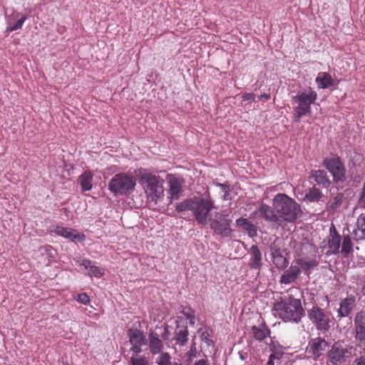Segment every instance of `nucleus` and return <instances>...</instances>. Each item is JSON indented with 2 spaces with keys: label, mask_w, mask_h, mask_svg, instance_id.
<instances>
[{
  "label": "nucleus",
  "mask_w": 365,
  "mask_h": 365,
  "mask_svg": "<svg viewBox=\"0 0 365 365\" xmlns=\"http://www.w3.org/2000/svg\"><path fill=\"white\" fill-rule=\"evenodd\" d=\"M139 182L143 185L147 202L154 209L163 207L164 201V180L159 176L150 173L144 172L138 175Z\"/></svg>",
  "instance_id": "f257e3e1"
},
{
  "label": "nucleus",
  "mask_w": 365,
  "mask_h": 365,
  "mask_svg": "<svg viewBox=\"0 0 365 365\" xmlns=\"http://www.w3.org/2000/svg\"><path fill=\"white\" fill-rule=\"evenodd\" d=\"M274 311L284 322L298 323L305 316V311L302 306L301 300L289 295L287 299L280 297L274 303Z\"/></svg>",
  "instance_id": "f03ea898"
},
{
  "label": "nucleus",
  "mask_w": 365,
  "mask_h": 365,
  "mask_svg": "<svg viewBox=\"0 0 365 365\" xmlns=\"http://www.w3.org/2000/svg\"><path fill=\"white\" fill-rule=\"evenodd\" d=\"M274 210L284 221L294 222L302 215L301 206L284 193L277 194L273 199Z\"/></svg>",
  "instance_id": "7ed1b4c3"
},
{
  "label": "nucleus",
  "mask_w": 365,
  "mask_h": 365,
  "mask_svg": "<svg viewBox=\"0 0 365 365\" xmlns=\"http://www.w3.org/2000/svg\"><path fill=\"white\" fill-rule=\"evenodd\" d=\"M135 179L133 176L126 173L115 175L108 182V190L115 195L128 196L132 193L135 187Z\"/></svg>",
  "instance_id": "20e7f679"
},
{
  "label": "nucleus",
  "mask_w": 365,
  "mask_h": 365,
  "mask_svg": "<svg viewBox=\"0 0 365 365\" xmlns=\"http://www.w3.org/2000/svg\"><path fill=\"white\" fill-rule=\"evenodd\" d=\"M193 215L197 224L205 225L207 223L210 212L216 209L214 200H212L209 192L203 195L195 197Z\"/></svg>",
  "instance_id": "39448f33"
},
{
  "label": "nucleus",
  "mask_w": 365,
  "mask_h": 365,
  "mask_svg": "<svg viewBox=\"0 0 365 365\" xmlns=\"http://www.w3.org/2000/svg\"><path fill=\"white\" fill-rule=\"evenodd\" d=\"M307 315L317 330L323 333L328 332L330 330L331 319L329 312L316 305L307 310Z\"/></svg>",
  "instance_id": "423d86ee"
},
{
  "label": "nucleus",
  "mask_w": 365,
  "mask_h": 365,
  "mask_svg": "<svg viewBox=\"0 0 365 365\" xmlns=\"http://www.w3.org/2000/svg\"><path fill=\"white\" fill-rule=\"evenodd\" d=\"M210 228L216 235L221 237H231L232 230L231 228L232 219L228 214L216 212L214 217L209 218Z\"/></svg>",
  "instance_id": "0eeeda50"
},
{
  "label": "nucleus",
  "mask_w": 365,
  "mask_h": 365,
  "mask_svg": "<svg viewBox=\"0 0 365 365\" xmlns=\"http://www.w3.org/2000/svg\"><path fill=\"white\" fill-rule=\"evenodd\" d=\"M323 165L332 175L335 183L344 182L346 180L344 165L338 156L324 158Z\"/></svg>",
  "instance_id": "6e6552de"
},
{
  "label": "nucleus",
  "mask_w": 365,
  "mask_h": 365,
  "mask_svg": "<svg viewBox=\"0 0 365 365\" xmlns=\"http://www.w3.org/2000/svg\"><path fill=\"white\" fill-rule=\"evenodd\" d=\"M348 354H349L348 349L343 347L341 341H338L331 345V349L327 352V356L333 365H339L344 361Z\"/></svg>",
  "instance_id": "1a4fd4ad"
},
{
  "label": "nucleus",
  "mask_w": 365,
  "mask_h": 365,
  "mask_svg": "<svg viewBox=\"0 0 365 365\" xmlns=\"http://www.w3.org/2000/svg\"><path fill=\"white\" fill-rule=\"evenodd\" d=\"M354 339L360 343H365V311L357 312L354 319Z\"/></svg>",
  "instance_id": "9d476101"
},
{
  "label": "nucleus",
  "mask_w": 365,
  "mask_h": 365,
  "mask_svg": "<svg viewBox=\"0 0 365 365\" xmlns=\"http://www.w3.org/2000/svg\"><path fill=\"white\" fill-rule=\"evenodd\" d=\"M328 347L329 343L324 338L317 337L309 341L307 351L311 354L316 360L323 354Z\"/></svg>",
  "instance_id": "9b49d317"
},
{
  "label": "nucleus",
  "mask_w": 365,
  "mask_h": 365,
  "mask_svg": "<svg viewBox=\"0 0 365 365\" xmlns=\"http://www.w3.org/2000/svg\"><path fill=\"white\" fill-rule=\"evenodd\" d=\"M272 262L278 269H284L289 265L288 259L284 255L286 250L278 247L275 245H271L269 247Z\"/></svg>",
  "instance_id": "f8f14e48"
},
{
  "label": "nucleus",
  "mask_w": 365,
  "mask_h": 365,
  "mask_svg": "<svg viewBox=\"0 0 365 365\" xmlns=\"http://www.w3.org/2000/svg\"><path fill=\"white\" fill-rule=\"evenodd\" d=\"M168 184L170 196L168 197L167 202L163 203L167 205H171L173 200H178L183 192L182 185L176 178H170Z\"/></svg>",
  "instance_id": "ddd939ff"
},
{
  "label": "nucleus",
  "mask_w": 365,
  "mask_h": 365,
  "mask_svg": "<svg viewBox=\"0 0 365 365\" xmlns=\"http://www.w3.org/2000/svg\"><path fill=\"white\" fill-rule=\"evenodd\" d=\"M259 211L261 215L269 222L274 223V226L277 227H279L282 224V220L280 219L279 215L278 216L275 212H277L274 207H271L270 206L266 204H262Z\"/></svg>",
  "instance_id": "4468645a"
},
{
  "label": "nucleus",
  "mask_w": 365,
  "mask_h": 365,
  "mask_svg": "<svg viewBox=\"0 0 365 365\" xmlns=\"http://www.w3.org/2000/svg\"><path fill=\"white\" fill-rule=\"evenodd\" d=\"M54 232L72 242H82L85 240V235L83 234H80L77 230L71 228L57 226L54 230Z\"/></svg>",
  "instance_id": "2eb2a0df"
},
{
  "label": "nucleus",
  "mask_w": 365,
  "mask_h": 365,
  "mask_svg": "<svg viewBox=\"0 0 365 365\" xmlns=\"http://www.w3.org/2000/svg\"><path fill=\"white\" fill-rule=\"evenodd\" d=\"M356 305V299L353 295L348 296L342 299L338 309V317L339 319L348 317Z\"/></svg>",
  "instance_id": "dca6fc26"
},
{
  "label": "nucleus",
  "mask_w": 365,
  "mask_h": 365,
  "mask_svg": "<svg viewBox=\"0 0 365 365\" xmlns=\"http://www.w3.org/2000/svg\"><path fill=\"white\" fill-rule=\"evenodd\" d=\"M317 97V93L309 88L308 93L302 92L294 96V100L301 106H308V108H311V105L314 103Z\"/></svg>",
  "instance_id": "f3484780"
},
{
  "label": "nucleus",
  "mask_w": 365,
  "mask_h": 365,
  "mask_svg": "<svg viewBox=\"0 0 365 365\" xmlns=\"http://www.w3.org/2000/svg\"><path fill=\"white\" fill-rule=\"evenodd\" d=\"M301 273L300 268L297 265H292L288 269L285 270L280 277L281 284H290L294 282Z\"/></svg>",
  "instance_id": "a211bd4d"
},
{
  "label": "nucleus",
  "mask_w": 365,
  "mask_h": 365,
  "mask_svg": "<svg viewBox=\"0 0 365 365\" xmlns=\"http://www.w3.org/2000/svg\"><path fill=\"white\" fill-rule=\"evenodd\" d=\"M129 341L131 344L147 345L148 339L143 331L137 328H130L127 331Z\"/></svg>",
  "instance_id": "6ab92c4d"
},
{
  "label": "nucleus",
  "mask_w": 365,
  "mask_h": 365,
  "mask_svg": "<svg viewBox=\"0 0 365 365\" xmlns=\"http://www.w3.org/2000/svg\"><path fill=\"white\" fill-rule=\"evenodd\" d=\"M250 267L252 269H260L262 267V256L258 246L252 245L250 247Z\"/></svg>",
  "instance_id": "aec40b11"
},
{
  "label": "nucleus",
  "mask_w": 365,
  "mask_h": 365,
  "mask_svg": "<svg viewBox=\"0 0 365 365\" xmlns=\"http://www.w3.org/2000/svg\"><path fill=\"white\" fill-rule=\"evenodd\" d=\"M236 224L239 228L247 231L250 237H254L257 235V227L249 220L244 217H240L236 220Z\"/></svg>",
  "instance_id": "412c9836"
},
{
  "label": "nucleus",
  "mask_w": 365,
  "mask_h": 365,
  "mask_svg": "<svg viewBox=\"0 0 365 365\" xmlns=\"http://www.w3.org/2000/svg\"><path fill=\"white\" fill-rule=\"evenodd\" d=\"M311 177L314 178L315 182L322 187L327 188L331 184L327 173L324 170H312Z\"/></svg>",
  "instance_id": "4be33fe9"
},
{
  "label": "nucleus",
  "mask_w": 365,
  "mask_h": 365,
  "mask_svg": "<svg viewBox=\"0 0 365 365\" xmlns=\"http://www.w3.org/2000/svg\"><path fill=\"white\" fill-rule=\"evenodd\" d=\"M149 347L153 354H159L163 348V342L159 339V335L153 331L149 333Z\"/></svg>",
  "instance_id": "5701e85b"
},
{
  "label": "nucleus",
  "mask_w": 365,
  "mask_h": 365,
  "mask_svg": "<svg viewBox=\"0 0 365 365\" xmlns=\"http://www.w3.org/2000/svg\"><path fill=\"white\" fill-rule=\"evenodd\" d=\"M316 82L318 83L319 88L323 89L327 88L334 84L331 75L325 72L319 73L316 78Z\"/></svg>",
  "instance_id": "b1692460"
},
{
  "label": "nucleus",
  "mask_w": 365,
  "mask_h": 365,
  "mask_svg": "<svg viewBox=\"0 0 365 365\" xmlns=\"http://www.w3.org/2000/svg\"><path fill=\"white\" fill-rule=\"evenodd\" d=\"M93 175L89 170H86L81 174L78 178L81 188L83 191L91 190L92 188L91 181Z\"/></svg>",
  "instance_id": "393cba45"
},
{
  "label": "nucleus",
  "mask_w": 365,
  "mask_h": 365,
  "mask_svg": "<svg viewBox=\"0 0 365 365\" xmlns=\"http://www.w3.org/2000/svg\"><path fill=\"white\" fill-rule=\"evenodd\" d=\"M341 240V238H328L327 246L329 247V250H327L325 253L327 256H330L331 255H337L339 253Z\"/></svg>",
  "instance_id": "a878e982"
},
{
  "label": "nucleus",
  "mask_w": 365,
  "mask_h": 365,
  "mask_svg": "<svg viewBox=\"0 0 365 365\" xmlns=\"http://www.w3.org/2000/svg\"><path fill=\"white\" fill-rule=\"evenodd\" d=\"M252 331L255 339L259 341L264 340L270 334V330L265 326V324H262L260 327L253 326L252 327Z\"/></svg>",
  "instance_id": "bb28decb"
},
{
  "label": "nucleus",
  "mask_w": 365,
  "mask_h": 365,
  "mask_svg": "<svg viewBox=\"0 0 365 365\" xmlns=\"http://www.w3.org/2000/svg\"><path fill=\"white\" fill-rule=\"evenodd\" d=\"M195 197L192 198L186 199L180 203H177L175 206V210L178 212H182L185 211H192L194 210L195 202Z\"/></svg>",
  "instance_id": "cd10ccee"
},
{
  "label": "nucleus",
  "mask_w": 365,
  "mask_h": 365,
  "mask_svg": "<svg viewBox=\"0 0 365 365\" xmlns=\"http://www.w3.org/2000/svg\"><path fill=\"white\" fill-rule=\"evenodd\" d=\"M175 334V335L173 340L176 341V344L180 346L185 345L188 339V330L187 326H185L180 330H176Z\"/></svg>",
  "instance_id": "c85d7f7f"
},
{
  "label": "nucleus",
  "mask_w": 365,
  "mask_h": 365,
  "mask_svg": "<svg viewBox=\"0 0 365 365\" xmlns=\"http://www.w3.org/2000/svg\"><path fill=\"white\" fill-rule=\"evenodd\" d=\"M343 200L344 194L341 192L337 193L333 200L328 204L327 211L330 213L336 211L341 205Z\"/></svg>",
  "instance_id": "c756f323"
},
{
  "label": "nucleus",
  "mask_w": 365,
  "mask_h": 365,
  "mask_svg": "<svg viewBox=\"0 0 365 365\" xmlns=\"http://www.w3.org/2000/svg\"><path fill=\"white\" fill-rule=\"evenodd\" d=\"M353 243L349 235H344L342 241L341 253L344 257H347L352 251Z\"/></svg>",
  "instance_id": "7c9ffc66"
},
{
  "label": "nucleus",
  "mask_w": 365,
  "mask_h": 365,
  "mask_svg": "<svg viewBox=\"0 0 365 365\" xmlns=\"http://www.w3.org/2000/svg\"><path fill=\"white\" fill-rule=\"evenodd\" d=\"M322 196L323 194L322 192L315 187H313L312 188L309 189V192L305 195L304 199L310 202H315L319 200Z\"/></svg>",
  "instance_id": "2f4dec72"
},
{
  "label": "nucleus",
  "mask_w": 365,
  "mask_h": 365,
  "mask_svg": "<svg viewBox=\"0 0 365 365\" xmlns=\"http://www.w3.org/2000/svg\"><path fill=\"white\" fill-rule=\"evenodd\" d=\"M39 250L41 252L42 255L46 254L49 258H55L56 252L51 245L41 247Z\"/></svg>",
  "instance_id": "473e14b6"
},
{
  "label": "nucleus",
  "mask_w": 365,
  "mask_h": 365,
  "mask_svg": "<svg viewBox=\"0 0 365 365\" xmlns=\"http://www.w3.org/2000/svg\"><path fill=\"white\" fill-rule=\"evenodd\" d=\"M26 19V16L23 15L20 19L17 20L16 22L13 25L7 27L6 31L7 32H11L13 31L18 30L21 28L24 22Z\"/></svg>",
  "instance_id": "72a5a7b5"
},
{
  "label": "nucleus",
  "mask_w": 365,
  "mask_h": 365,
  "mask_svg": "<svg viewBox=\"0 0 365 365\" xmlns=\"http://www.w3.org/2000/svg\"><path fill=\"white\" fill-rule=\"evenodd\" d=\"M295 113L299 115L303 116L306 115H309L311 113V108H308V106H301L299 104L295 108H294V111Z\"/></svg>",
  "instance_id": "f704fd0d"
},
{
  "label": "nucleus",
  "mask_w": 365,
  "mask_h": 365,
  "mask_svg": "<svg viewBox=\"0 0 365 365\" xmlns=\"http://www.w3.org/2000/svg\"><path fill=\"white\" fill-rule=\"evenodd\" d=\"M130 363L132 365H148L149 362L146 357L140 356L136 358L135 356L131 357Z\"/></svg>",
  "instance_id": "c9c22d12"
},
{
  "label": "nucleus",
  "mask_w": 365,
  "mask_h": 365,
  "mask_svg": "<svg viewBox=\"0 0 365 365\" xmlns=\"http://www.w3.org/2000/svg\"><path fill=\"white\" fill-rule=\"evenodd\" d=\"M357 226H358L359 229L361 230L362 235H363L360 237L361 239L364 238L365 237V216H364V215L359 216V217L357 220Z\"/></svg>",
  "instance_id": "e433bc0d"
},
{
  "label": "nucleus",
  "mask_w": 365,
  "mask_h": 365,
  "mask_svg": "<svg viewBox=\"0 0 365 365\" xmlns=\"http://www.w3.org/2000/svg\"><path fill=\"white\" fill-rule=\"evenodd\" d=\"M170 356L168 353L167 352H164V353H162L159 357V359L158 361H157V363H162L163 364H167V365H169V364H173L170 361Z\"/></svg>",
  "instance_id": "4c0bfd02"
},
{
  "label": "nucleus",
  "mask_w": 365,
  "mask_h": 365,
  "mask_svg": "<svg viewBox=\"0 0 365 365\" xmlns=\"http://www.w3.org/2000/svg\"><path fill=\"white\" fill-rule=\"evenodd\" d=\"M89 273L91 275H93L96 277H101L104 274L103 270L96 266L93 265L89 269Z\"/></svg>",
  "instance_id": "58836bf2"
},
{
  "label": "nucleus",
  "mask_w": 365,
  "mask_h": 365,
  "mask_svg": "<svg viewBox=\"0 0 365 365\" xmlns=\"http://www.w3.org/2000/svg\"><path fill=\"white\" fill-rule=\"evenodd\" d=\"M77 301L83 304H87L90 301V298L86 293H81L78 295Z\"/></svg>",
  "instance_id": "ea45409f"
},
{
  "label": "nucleus",
  "mask_w": 365,
  "mask_h": 365,
  "mask_svg": "<svg viewBox=\"0 0 365 365\" xmlns=\"http://www.w3.org/2000/svg\"><path fill=\"white\" fill-rule=\"evenodd\" d=\"M301 265L305 269H311L317 267L318 265V262L315 259H312L307 262H304Z\"/></svg>",
  "instance_id": "a19ab883"
},
{
  "label": "nucleus",
  "mask_w": 365,
  "mask_h": 365,
  "mask_svg": "<svg viewBox=\"0 0 365 365\" xmlns=\"http://www.w3.org/2000/svg\"><path fill=\"white\" fill-rule=\"evenodd\" d=\"M359 204L360 205L361 207L365 208V181L363 183V187L360 193Z\"/></svg>",
  "instance_id": "79ce46f5"
},
{
  "label": "nucleus",
  "mask_w": 365,
  "mask_h": 365,
  "mask_svg": "<svg viewBox=\"0 0 365 365\" xmlns=\"http://www.w3.org/2000/svg\"><path fill=\"white\" fill-rule=\"evenodd\" d=\"M197 348L195 346V343L193 342L191 347H190V351L187 352V355H188V357L190 358V359H191L192 358H195L197 356Z\"/></svg>",
  "instance_id": "37998d69"
},
{
  "label": "nucleus",
  "mask_w": 365,
  "mask_h": 365,
  "mask_svg": "<svg viewBox=\"0 0 365 365\" xmlns=\"http://www.w3.org/2000/svg\"><path fill=\"white\" fill-rule=\"evenodd\" d=\"M181 313L187 319V316H194L195 315V311L191 309L190 307H185L183 308V309L181 311Z\"/></svg>",
  "instance_id": "c03bdc74"
},
{
  "label": "nucleus",
  "mask_w": 365,
  "mask_h": 365,
  "mask_svg": "<svg viewBox=\"0 0 365 365\" xmlns=\"http://www.w3.org/2000/svg\"><path fill=\"white\" fill-rule=\"evenodd\" d=\"M329 232H330V237L341 238V235L338 233V232L334 225H332L331 227H330Z\"/></svg>",
  "instance_id": "a18cd8bd"
},
{
  "label": "nucleus",
  "mask_w": 365,
  "mask_h": 365,
  "mask_svg": "<svg viewBox=\"0 0 365 365\" xmlns=\"http://www.w3.org/2000/svg\"><path fill=\"white\" fill-rule=\"evenodd\" d=\"M242 98L253 102L255 100V95L252 93H245L242 95Z\"/></svg>",
  "instance_id": "49530a36"
},
{
  "label": "nucleus",
  "mask_w": 365,
  "mask_h": 365,
  "mask_svg": "<svg viewBox=\"0 0 365 365\" xmlns=\"http://www.w3.org/2000/svg\"><path fill=\"white\" fill-rule=\"evenodd\" d=\"M210 336V334H209V332L207 331H203L201 335L202 340L206 341V342L207 343L208 345H210V344H213L212 340H210L208 339V337Z\"/></svg>",
  "instance_id": "de8ad7c7"
},
{
  "label": "nucleus",
  "mask_w": 365,
  "mask_h": 365,
  "mask_svg": "<svg viewBox=\"0 0 365 365\" xmlns=\"http://www.w3.org/2000/svg\"><path fill=\"white\" fill-rule=\"evenodd\" d=\"M272 354H270L269 356H271L274 359H280L282 357L283 351H274L272 349Z\"/></svg>",
  "instance_id": "09e8293b"
},
{
  "label": "nucleus",
  "mask_w": 365,
  "mask_h": 365,
  "mask_svg": "<svg viewBox=\"0 0 365 365\" xmlns=\"http://www.w3.org/2000/svg\"><path fill=\"white\" fill-rule=\"evenodd\" d=\"M142 345L132 344V347L130 348V351H133L136 355L140 354L142 351L141 349Z\"/></svg>",
  "instance_id": "8fccbe9b"
},
{
  "label": "nucleus",
  "mask_w": 365,
  "mask_h": 365,
  "mask_svg": "<svg viewBox=\"0 0 365 365\" xmlns=\"http://www.w3.org/2000/svg\"><path fill=\"white\" fill-rule=\"evenodd\" d=\"M354 362L356 365H365V355L356 359Z\"/></svg>",
  "instance_id": "3c124183"
},
{
  "label": "nucleus",
  "mask_w": 365,
  "mask_h": 365,
  "mask_svg": "<svg viewBox=\"0 0 365 365\" xmlns=\"http://www.w3.org/2000/svg\"><path fill=\"white\" fill-rule=\"evenodd\" d=\"M83 266H84L86 269H90L91 267H92V262L89 259H83L81 264Z\"/></svg>",
  "instance_id": "603ef678"
},
{
  "label": "nucleus",
  "mask_w": 365,
  "mask_h": 365,
  "mask_svg": "<svg viewBox=\"0 0 365 365\" xmlns=\"http://www.w3.org/2000/svg\"><path fill=\"white\" fill-rule=\"evenodd\" d=\"M195 365H209L207 359H200L195 363Z\"/></svg>",
  "instance_id": "864d4df0"
},
{
  "label": "nucleus",
  "mask_w": 365,
  "mask_h": 365,
  "mask_svg": "<svg viewBox=\"0 0 365 365\" xmlns=\"http://www.w3.org/2000/svg\"><path fill=\"white\" fill-rule=\"evenodd\" d=\"M293 115H294V118H293L294 123H299L301 120L302 116L299 115L298 114L295 113L294 112H293Z\"/></svg>",
  "instance_id": "5fc2aeb1"
},
{
  "label": "nucleus",
  "mask_w": 365,
  "mask_h": 365,
  "mask_svg": "<svg viewBox=\"0 0 365 365\" xmlns=\"http://www.w3.org/2000/svg\"><path fill=\"white\" fill-rule=\"evenodd\" d=\"M270 98V94H267V93H264V94H262L261 96H259V100H262V101H267Z\"/></svg>",
  "instance_id": "6e6d98bb"
},
{
  "label": "nucleus",
  "mask_w": 365,
  "mask_h": 365,
  "mask_svg": "<svg viewBox=\"0 0 365 365\" xmlns=\"http://www.w3.org/2000/svg\"><path fill=\"white\" fill-rule=\"evenodd\" d=\"M195 315L187 316V319H189V323L191 326H194V324H195Z\"/></svg>",
  "instance_id": "4d7b16f0"
},
{
  "label": "nucleus",
  "mask_w": 365,
  "mask_h": 365,
  "mask_svg": "<svg viewBox=\"0 0 365 365\" xmlns=\"http://www.w3.org/2000/svg\"><path fill=\"white\" fill-rule=\"evenodd\" d=\"M217 185L219 187H222L223 191H225V194L227 192L228 186L227 185L222 183H217Z\"/></svg>",
  "instance_id": "13d9d810"
},
{
  "label": "nucleus",
  "mask_w": 365,
  "mask_h": 365,
  "mask_svg": "<svg viewBox=\"0 0 365 365\" xmlns=\"http://www.w3.org/2000/svg\"><path fill=\"white\" fill-rule=\"evenodd\" d=\"M247 355V352H244V351H240L239 352L240 359L241 360H242V361L246 359Z\"/></svg>",
  "instance_id": "bf43d9fd"
},
{
  "label": "nucleus",
  "mask_w": 365,
  "mask_h": 365,
  "mask_svg": "<svg viewBox=\"0 0 365 365\" xmlns=\"http://www.w3.org/2000/svg\"><path fill=\"white\" fill-rule=\"evenodd\" d=\"M169 335V331L168 330V325H166L165 328V331L163 333V334L162 335V337L165 339H167V337Z\"/></svg>",
  "instance_id": "052dcab7"
},
{
  "label": "nucleus",
  "mask_w": 365,
  "mask_h": 365,
  "mask_svg": "<svg viewBox=\"0 0 365 365\" xmlns=\"http://www.w3.org/2000/svg\"><path fill=\"white\" fill-rule=\"evenodd\" d=\"M274 359H272L271 356L269 357V360L267 363V365H274Z\"/></svg>",
  "instance_id": "680f3d73"
},
{
  "label": "nucleus",
  "mask_w": 365,
  "mask_h": 365,
  "mask_svg": "<svg viewBox=\"0 0 365 365\" xmlns=\"http://www.w3.org/2000/svg\"><path fill=\"white\" fill-rule=\"evenodd\" d=\"M173 365H182V364L177 363V362H174Z\"/></svg>",
  "instance_id": "e2e57ef3"
}]
</instances>
